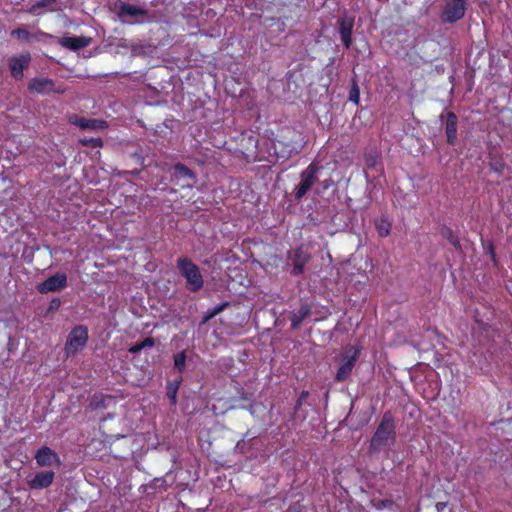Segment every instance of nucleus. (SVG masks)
I'll use <instances>...</instances> for the list:
<instances>
[{"label": "nucleus", "mask_w": 512, "mask_h": 512, "mask_svg": "<svg viewBox=\"0 0 512 512\" xmlns=\"http://www.w3.org/2000/svg\"><path fill=\"white\" fill-rule=\"evenodd\" d=\"M145 349L143 347V344L141 342H138L134 345H132L129 349H128V352L131 353V354H137L139 353L141 350Z\"/></svg>", "instance_id": "35"}, {"label": "nucleus", "mask_w": 512, "mask_h": 512, "mask_svg": "<svg viewBox=\"0 0 512 512\" xmlns=\"http://www.w3.org/2000/svg\"><path fill=\"white\" fill-rule=\"evenodd\" d=\"M396 441L395 419L391 411L384 412L370 441V451L379 452Z\"/></svg>", "instance_id": "1"}, {"label": "nucleus", "mask_w": 512, "mask_h": 512, "mask_svg": "<svg viewBox=\"0 0 512 512\" xmlns=\"http://www.w3.org/2000/svg\"><path fill=\"white\" fill-rule=\"evenodd\" d=\"M185 366L186 353L185 351L178 352L174 355V367L179 373H182L185 370Z\"/></svg>", "instance_id": "27"}, {"label": "nucleus", "mask_w": 512, "mask_h": 512, "mask_svg": "<svg viewBox=\"0 0 512 512\" xmlns=\"http://www.w3.org/2000/svg\"><path fill=\"white\" fill-rule=\"evenodd\" d=\"M174 173L177 177L191 180V183L186 185L187 187H192L197 180L195 173L183 163H176L174 165Z\"/></svg>", "instance_id": "18"}, {"label": "nucleus", "mask_w": 512, "mask_h": 512, "mask_svg": "<svg viewBox=\"0 0 512 512\" xmlns=\"http://www.w3.org/2000/svg\"><path fill=\"white\" fill-rule=\"evenodd\" d=\"M144 348L153 347L155 345V340L152 337H146L143 341H141Z\"/></svg>", "instance_id": "36"}, {"label": "nucleus", "mask_w": 512, "mask_h": 512, "mask_svg": "<svg viewBox=\"0 0 512 512\" xmlns=\"http://www.w3.org/2000/svg\"><path fill=\"white\" fill-rule=\"evenodd\" d=\"M91 42V38L85 36H72L58 38V43L71 51H77L87 47Z\"/></svg>", "instance_id": "13"}, {"label": "nucleus", "mask_w": 512, "mask_h": 512, "mask_svg": "<svg viewBox=\"0 0 512 512\" xmlns=\"http://www.w3.org/2000/svg\"><path fill=\"white\" fill-rule=\"evenodd\" d=\"M466 0H446L441 14V19L445 23H456L461 20L466 12Z\"/></svg>", "instance_id": "6"}, {"label": "nucleus", "mask_w": 512, "mask_h": 512, "mask_svg": "<svg viewBox=\"0 0 512 512\" xmlns=\"http://www.w3.org/2000/svg\"><path fill=\"white\" fill-rule=\"evenodd\" d=\"M88 338V328L86 326H75L68 334L64 345L65 358H70L80 353L85 348Z\"/></svg>", "instance_id": "4"}, {"label": "nucleus", "mask_w": 512, "mask_h": 512, "mask_svg": "<svg viewBox=\"0 0 512 512\" xmlns=\"http://www.w3.org/2000/svg\"><path fill=\"white\" fill-rule=\"evenodd\" d=\"M54 478L55 473L53 471H40L28 481V485L31 489H44L53 483Z\"/></svg>", "instance_id": "14"}, {"label": "nucleus", "mask_w": 512, "mask_h": 512, "mask_svg": "<svg viewBox=\"0 0 512 512\" xmlns=\"http://www.w3.org/2000/svg\"><path fill=\"white\" fill-rule=\"evenodd\" d=\"M79 143L82 145V146H86V147H92V148H100L103 146V140L101 138H87V137H84V138H81L79 139Z\"/></svg>", "instance_id": "28"}, {"label": "nucleus", "mask_w": 512, "mask_h": 512, "mask_svg": "<svg viewBox=\"0 0 512 512\" xmlns=\"http://www.w3.org/2000/svg\"><path fill=\"white\" fill-rule=\"evenodd\" d=\"M67 283V275L65 273L58 272L48 277L43 282H41L37 286V290L41 294H47L49 292H58L63 290L67 286Z\"/></svg>", "instance_id": "8"}, {"label": "nucleus", "mask_w": 512, "mask_h": 512, "mask_svg": "<svg viewBox=\"0 0 512 512\" xmlns=\"http://www.w3.org/2000/svg\"><path fill=\"white\" fill-rule=\"evenodd\" d=\"M55 83L52 79L44 77H35L28 83L30 93L49 94L51 92L62 93L63 90L54 89Z\"/></svg>", "instance_id": "9"}, {"label": "nucleus", "mask_w": 512, "mask_h": 512, "mask_svg": "<svg viewBox=\"0 0 512 512\" xmlns=\"http://www.w3.org/2000/svg\"><path fill=\"white\" fill-rule=\"evenodd\" d=\"M32 37H34L37 40H40V39H54L55 38V36H53L52 34L46 33V32L41 31V30H38L35 35H32Z\"/></svg>", "instance_id": "32"}, {"label": "nucleus", "mask_w": 512, "mask_h": 512, "mask_svg": "<svg viewBox=\"0 0 512 512\" xmlns=\"http://www.w3.org/2000/svg\"><path fill=\"white\" fill-rule=\"evenodd\" d=\"M311 313V307L307 303L301 304L300 308L297 311H294L291 314L290 322L291 328L297 329L304 319H306Z\"/></svg>", "instance_id": "17"}, {"label": "nucleus", "mask_w": 512, "mask_h": 512, "mask_svg": "<svg viewBox=\"0 0 512 512\" xmlns=\"http://www.w3.org/2000/svg\"><path fill=\"white\" fill-rule=\"evenodd\" d=\"M112 418H113L112 414H107V416L104 417L102 421H105L106 419H112Z\"/></svg>", "instance_id": "38"}, {"label": "nucleus", "mask_w": 512, "mask_h": 512, "mask_svg": "<svg viewBox=\"0 0 512 512\" xmlns=\"http://www.w3.org/2000/svg\"><path fill=\"white\" fill-rule=\"evenodd\" d=\"M288 256L292 262L291 274L293 276L302 275L305 265L311 260V254L303 246H298L289 251Z\"/></svg>", "instance_id": "7"}, {"label": "nucleus", "mask_w": 512, "mask_h": 512, "mask_svg": "<svg viewBox=\"0 0 512 512\" xmlns=\"http://www.w3.org/2000/svg\"><path fill=\"white\" fill-rule=\"evenodd\" d=\"M181 382H182V378L179 377L177 380L167 383L166 394H167L168 399L170 400L171 405H175L177 402V393H178Z\"/></svg>", "instance_id": "22"}, {"label": "nucleus", "mask_w": 512, "mask_h": 512, "mask_svg": "<svg viewBox=\"0 0 512 512\" xmlns=\"http://www.w3.org/2000/svg\"><path fill=\"white\" fill-rule=\"evenodd\" d=\"M457 124V115L454 112L449 111L446 114L445 134L447 143L452 146L455 145L457 141Z\"/></svg>", "instance_id": "15"}, {"label": "nucleus", "mask_w": 512, "mask_h": 512, "mask_svg": "<svg viewBox=\"0 0 512 512\" xmlns=\"http://www.w3.org/2000/svg\"><path fill=\"white\" fill-rule=\"evenodd\" d=\"M35 460L40 467H50L54 463L57 465L61 463L58 454L48 446H42L37 450Z\"/></svg>", "instance_id": "11"}, {"label": "nucleus", "mask_w": 512, "mask_h": 512, "mask_svg": "<svg viewBox=\"0 0 512 512\" xmlns=\"http://www.w3.org/2000/svg\"><path fill=\"white\" fill-rule=\"evenodd\" d=\"M488 252L490 254L491 260L493 262H496V253H495V249H494V246L492 243H489V245H488Z\"/></svg>", "instance_id": "37"}, {"label": "nucleus", "mask_w": 512, "mask_h": 512, "mask_svg": "<svg viewBox=\"0 0 512 512\" xmlns=\"http://www.w3.org/2000/svg\"><path fill=\"white\" fill-rule=\"evenodd\" d=\"M11 35L22 40H29L30 38H32V34L22 27L12 30Z\"/></svg>", "instance_id": "29"}, {"label": "nucleus", "mask_w": 512, "mask_h": 512, "mask_svg": "<svg viewBox=\"0 0 512 512\" xmlns=\"http://www.w3.org/2000/svg\"><path fill=\"white\" fill-rule=\"evenodd\" d=\"M489 167L495 173L501 174L506 168L505 161L501 155L495 152H490L488 155Z\"/></svg>", "instance_id": "19"}, {"label": "nucleus", "mask_w": 512, "mask_h": 512, "mask_svg": "<svg viewBox=\"0 0 512 512\" xmlns=\"http://www.w3.org/2000/svg\"><path fill=\"white\" fill-rule=\"evenodd\" d=\"M60 306H61V300L59 298H54L51 300V302L49 304L48 311H56L60 308Z\"/></svg>", "instance_id": "33"}, {"label": "nucleus", "mask_w": 512, "mask_h": 512, "mask_svg": "<svg viewBox=\"0 0 512 512\" xmlns=\"http://www.w3.org/2000/svg\"><path fill=\"white\" fill-rule=\"evenodd\" d=\"M54 4H56V0H38L27 10V12L33 15H40L41 13L38 12L40 8L50 7Z\"/></svg>", "instance_id": "25"}, {"label": "nucleus", "mask_w": 512, "mask_h": 512, "mask_svg": "<svg viewBox=\"0 0 512 512\" xmlns=\"http://www.w3.org/2000/svg\"><path fill=\"white\" fill-rule=\"evenodd\" d=\"M285 512H303V506L299 503L291 504Z\"/></svg>", "instance_id": "34"}, {"label": "nucleus", "mask_w": 512, "mask_h": 512, "mask_svg": "<svg viewBox=\"0 0 512 512\" xmlns=\"http://www.w3.org/2000/svg\"><path fill=\"white\" fill-rule=\"evenodd\" d=\"M362 348L360 346L355 345H347L343 348L341 352V365L339 366L335 380L337 382L346 381L355 367L356 362L358 361Z\"/></svg>", "instance_id": "3"}, {"label": "nucleus", "mask_w": 512, "mask_h": 512, "mask_svg": "<svg viewBox=\"0 0 512 512\" xmlns=\"http://www.w3.org/2000/svg\"><path fill=\"white\" fill-rule=\"evenodd\" d=\"M308 396H309V392L306 391V390H303L300 393L299 397L296 400L295 406H294L295 413L300 409V407L302 406L303 402L307 399Z\"/></svg>", "instance_id": "31"}, {"label": "nucleus", "mask_w": 512, "mask_h": 512, "mask_svg": "<svg viewBox=\"0 0 512 512\" xmlns=\"http://www.w3.org/2000/svg\"><path fill=\"white\" fill-rule=\"evenodd\" d=\"M503 426L501 429L503 430V433H505L506 440L512 439V419L503 420L500 422Z\"/></svg>", "instance_id": "30"}, {"label": "nucleus", "mask_w": 512, "mask_h": 512, "mask_svg": "<svg viewBox=\"0 0 512 512\" xmlns=\"http://www.w3.org/2000/svg\"><path fill=\"white\" fill-rule=\"evenodd\" d=\"M319 165L316 162L310 163L305 170L300 173L301 181L295 188V200H301L306 193L311 189L317 180V172Z\"/></svg>", "instance_id": "5"}, {"label": "nucleus", "mask_w": 512, "mask_h": 512, "mask_svg": "<svg viewBox=\"0 0 512 512\" xmlns=\"http://www.w3.org/2000/svg\"><path fill=\"white\" fill-rule=\"evenodd\" d=\"M72 123L84 130L99 131L107 128V122L100 119H87L76 116Z\"/></svg>", "instance_id": "16"}, {"label": "nucleus", "mask_w": 512, "mask_h": 512, "mask_svg": "<svg viewBox=\"0 0 512 512\" xmlns=\"http://www.w3.org/2000/svg\"><path fill=\"white\" fill-rule=\"evenodd\" d=\"M176 267L186 280V288L193 293L203 288L204 280L200 268L188 257L177 259Z\"/></svg>", "instance_id": "2"}, {"label": "nucleus", "mask_w": 512, "mask_h": 512, "mask_svg": "<svg viewBox=\"0 0 512 512\" xmlns=\"http://www.w3.org/2000/svg\"><path fill=\"white\" fill-rule=\"evenodd\" d=\"M392 228V222L388 219L387 216H381L379 219L375 221V229L381 238L387 237Z\"/></svg>", "instance_id": "20"}, {"label": "nucleus", "mask_w": 512, "mask_h": 512, "mask_svg": "<svg viewBox=\"0 0 512 512\" xmlns=\"http://www.w3.org/2000/svg\"><path fill=\"white\" fill-rule=\"evenodd\" d=\"M441 234L444 238L448 240V242L456 249L461 250V243L458 236L453 232L450 227H444L441 231Z\"/></svg>", "instance_id": "23"}, {"label": "nucleus", "mask_w": 512, "mask_h": 512, "mask_svg": "<svg viewBox=\"0 0 512 512\" xmlns=\"http://www.w3.org/2000/svg\"><path fill=\"white\" fill-rule=\"evenodd\" d=\"M348 99L350 102L354 103L355 105H359V103H360V88L355 79H352V85L349 90Z\"/></svg>", "instance_id": "26"}, {"label": "nucleus", "mask_w": 512, "mask_h": 512, "mask_svg": "<svg viewBox=\"0 0 512 512\" xmlns=\"http://www.w3.org/2000/svg\"><path fill=\"white\" fill-rule=\"evenodd\" d=\"M354 27L353 17H343L339 21V34L341 41L346 49H349L352 44V30Z\"/></svg>", "instance_id": "12"}, {"label": "nucleus", "mask_w": 512, "mask_h": 512, "mask_svg": "<svg viewBox=\"0 0 512 512\" xmlns=\"http://www.w3.org/2000/svg\"><path fill=\"white\" fill-rule=\"evenodd\" d=\"M31 57L29 53L14 56L9 59V68L11 76L16 80L24 77V70L29 67Z\"/></svg>", "instance_id": "10"}, {"label": "nucleus", "mask_w": 512, "mask_h": 512, "mask_svg": "<svg viewBox=\"0 0 512 512\" xmlns=\"http://www.w3.org/2000/svg\"><path fill=\"white\" fill-rule=\"evenodd\" d=\"M147 14V11L139 6L131 5L127 3H122L119 7V15L120 16H144Z\"/></svg>", "instance_id": "21"}, {"label": "nucleus", "mask_w": 512, "mask_h": 512, "mask_svg": "<svg viewBox=\"0 0 512 512\" xmlns=\"http://www.w3.org/2000/svg\"><path fill=\"white\" fill-rule=\"evenodd\" d=\"M229 305L228 302H223V303H220L218 305H216L215 307H213L212 309H209L204 317H203V323H206L208 321H210L211 319H213L216 315L220 314L227 306Z\"/></svg>", "instance_id": "24"}]
</instances>
